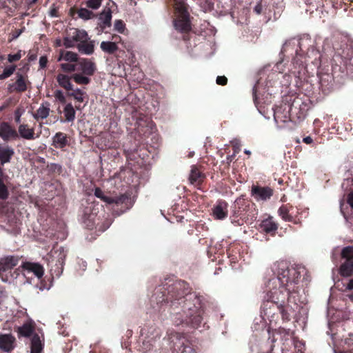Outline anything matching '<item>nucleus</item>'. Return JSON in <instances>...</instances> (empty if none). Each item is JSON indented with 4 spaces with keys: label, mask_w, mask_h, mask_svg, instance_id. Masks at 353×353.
Masks as SVG:
<instances>
[{
    "label": "nucleus",
    "mask_w": 353,
    "mask_h": 353,
    "mask_svg": "<svg viewBox=\"0 0 353 353\" xmlns=\"http://www.w3.org/2000/svg\"><path fill=\"white\" fill-rule=\"evenodd\" d=\"M276 277L270 279V285L276 287L278 285L286 284L287 287L294 288L298 283L301 276L305 273L304 268L289 267L285 262H279L276 265Z\"/></svg>",
    "instance_id": "nucleus-1"
},
{
    "label": "nucleus",
    "mask_w": 353,
    "mask_h": 353,
    "mask_svg": "<svg viewBox=\"0 0 353 353\" xmlns=\"http://www.w3.org/2000/svg\"><path fill=\"white\" fill-rule=\"evenodd\" d=\"M267 301L271 302L272 305H276L277 307L280 309L283 317L288 319V307L287 306L285 309L283 308V307L284 306L287 296L292 291H294V288L287 287L286 284L272 287V285L270 286V281L267 284Z\"/></svg>",
    "instance_id": "nucleus-2"
},
{
    "label": "nucleus",
    "mask_w": 353,
    "mask_h": 353,
    "mask_svg": "<svg viewBox=\"0 0 353 353\" xmlns=\"http://www.w3.org/2000/svg\"><path fill=\"white\" fill-rule=\"evenodd\" d=\"M341 256L345 261L339 268V274L344 277H349L353 274V247L347 246L341 251Z\"/></svg>",
    "instance_id": "nucleus-3"
},
{
    "label": "nucleus",
    "mask_w": 353,
    "mask_h": 353,
    "mask_svg": "<svg viewBox=\"0 0 353 353\" xmlns=\"http://www.w3.org/2000/svg\"><path fill=\"white\" fill-rule=\"evenodd\" d=\"M19 259L15 256H7L0 260V277L4 282L10 281L8 276L3 278V274L8 271L11 270L14 267L19 263Z\"/></svg>",
    "instance_id": "nucleus-4"
},
{
    "label": "nucleus",
    "mask_w": 353,
    "mask_h": 353,
    "mask_svg": "<svg viewBox=\"0 0 353 353\" xmlns=\"http://www.w3.org/2000/svg\"><path fill=\"white\" fill-rule=\"evenodd\" d=\"M21 268L24 271L23 274L25 276H26L28 274L33 273L35 276H37L38 279H40L43 275V268L41 265L38 263L26 262L22 265Z\"/></svg>",
    "instance_id": "nucleus-5"
},
{
    "label": "nucleus",
    "mask_w": 353,
    "mask_h": 353,
    "mask_svg": "<svg viewBox=\"0 0 353 353\" xmlns=\"http://www.w3.org/2000/svg\"><path fill=\"white\" fill-rule=\"evenodd\" d=\"M99 23L98 29V34L104 32L105 29L111 26L112 12L108 8L101 12L99 17Z\"/></svg>",
    "instance_id": "nucleus-6"
},
{
    "label": "nucleus",
    "mask_w": 353,
    "mask_h": 353,
    "mask_svg": "<svg viewBox=\"0 0 353 353\" xmlns=\"http://www.w3.org/2000/svg\"><path fill=\"white\" fill-rule=\"evenodd\" d=\"M252 195L256 201H265L272 195V191L270 188L253 186L252 188Z\"/></svg>",
    "instance_id": "nucleus-7"
},
{
    "label": "nucleus",
    "mask_w": 353,
    "mask_h": 353,
    "mask_svg": "<svg viewBox=\"0 0 353 353\" xmlns=\"http://www.w3.org/2000/svg\"><path fill=\"white\" fill-rule=\"evenodd\" d=\"M77 70H81L85 75L91 76L96 70L94 63L87 59H79L77 63Z\"/></svg>",
    "instance_id": "nucleus-8"
},
{
    "label": "nucleus",
    "mask_w": 353,
    "mask_h": 353,
    "mask_svg": "<svg viewBox=\"0 0 353 353\" xmlns=\"http://www.w3.org/2000/svg\"><path fill=\"white\" fill-rule=\"evenodd\" d=\"M15 338L10 334H0V349L6 352L14 347Z\"/></svg>",
    "instance_id": "nucleus-9"
},
{
    "label": "nucleus",
    "mask_w": 353,
    "mask_h": 353,
    "mask_svg": "<svg viewBox=\"0 0 353 353\" xmlns=\"http://www.w3.org/2000/svg\"><path fill=\"white\" fill-rule=\"evenodd\" d=\"M0 137L4 141H9L17 139L18 134L9 124L3 123L0 125Z\"/></svg>",
    "instance_id": "nucleus-10"
},
{
    "label": "nucleus",
    "mask_w": 353,
    "mask_h": 353,
    "mask_svg": "<svg viewBox=\"0 0 353 353\" xmlns=\"http://www.w3.org/2000/svg\"><path fill=\"white\" fill-rule=\"evenodd\" d=\"M274 119L279 129L283 128L285 124L290 121L288 111L283 113L281 108H276L274 113Z\"/></svg>",
    "instance_id": "nucleus-11"
},
{
    "label": "nucleus",
    "mask_w": 353,
    "mask_h": 353,
    "mask_svg": "<svg viewBox=\"0 0 353 353\" xmlns=\"http://www.w3.org/2000/svg\"><path fill=\"white\" fill-rule=\"evenodd\" d=\"M94 195L97 197V198H99L101 199L103 201L108 203V204H112V203H116V204H119V203H122L126 199L127 197L125 196L124 195H121L119 197H116V198H112V197H109V196H107L104 194V193L103 192V191L99 188H97L94 190Z\"/></svg>",
    "instance_id": "nucleus-12"
},
{
    "label": "nucleus",
    "mask_w": 353,
    "mask_h": 353,
    "mask_svg": "<svg viewBox=\"0 0 353 353\" xmlns=\"http://www.w3.org/2000/svg\"><path fill=\"white\" fill-rule=\"evenodd\" d=\"M52 145L57 149H63L68 144V137L63 132H57L52 139Z\"/></svg>",
    "instance_id": "nucleus-13"
},
{
    "label": "nucleus",
    "mask_w": 353,
    "mask_h": 353,
    "mask_svg": "<svg viewBox=\"0 0 353 353\" xmlns=\"http://www.w3.org/2000/svg\"><path fill=\"white\" fill-rule=\"evenodd\" d=\"M228 205L225 201L219 202L213 208L212 214L216 219H223L227 216Z\"/></svg>",
    "instance_id": "nucleus-14"
},
{
    "label": "nucleus",
    "mask_w": 353,
    "mask_h": 353,
    "mask_svg": "<svg viewBox=\"0 0 353 353\" xmlns=\"http://www.w3.org/2000/svg\"><path fill=\"white\" fill-rule=\"evenodd\" d=\"M8 89L10 92H12L14 91H25L27 89V85L23 76L21 74H17V79L16 82L14 83L10 84Z\"/></svg>",
    "instance_id": "nucleus-15"
},
{
    "label": "nucleus",
    "mask_w": 353,
    "mask_h": 353,
    "mask_svg": "<svg viewBox=\"0 0 353 353\" xmlns=\"http://www.w3.org/2000/svg\"><path fill=\"white\" fill-rule=\"evenodd\" d=\"M18 132L20 137L27 140H33L34 137V129L29 128L27 124H21L19 126Z\"/></svg>",
    "instance_id": "nucleus-16"
},
{
    "label": "nucleus",
    "mask_w": 353,
    "mask_h": 353,
    "mask_svg": "<svg viewBox=\"0 0 353 353\" xmlns=\"http://www.w3.org/2000/svg\"><path fill=\"white\" fill-rule=\"evenodd\" d=\"M69 34L75 43H79L90 39L87 32L83 30L72 29L69 32Z\"/></svg>",
    "instance_id": "nucleus-17"
},
{
    "label": "nucleus",
    "mask_w": 353,
    "mask_h": 353,
    "mask_svg": "<svg viewBox=\"0 0 353 353\" xmlns=\"http://www.w3.org/2000/svg\"><path fill=\"white\" fill-rule=\"evenodd\" d=\"M50 104L48 103H42L37 109L35 113H32V117L36 120L46 119L50 114Z\"/></svg>",
    "instance_id": "nucleus-18"
},
{
    "label": "nucleus",
    "mask_w": 353,
    "mask_h": 353,
    "mask_svg": "<svg viewBox=\"0 0 353 353\" xmlns=\"http://www.w3.org/2000/svg\"><path fill=\"white\" fill-rule=\"evenodd\" d=\"M14 151L10 146H5L0 148V162L2 165L10 162L12 157L14 155Z\"/></svg>",
    "instance_id": "nucleus-19"
},
{
    "label": "nucleus",
    "mask_w": 353,
    "mask_h": 353,
    "mask_svg": "<svg viewBox=\"0 0 353 353\" xmlns=\"http://www.w3.org/2000/svg\"><path fill=\"white\" fill-rule=\"evenodd\" d=\"M175 28L180 32H188L190 29L188 17H176L174 21Z\"/></svg>",
    "instance_id": "nucleus-20"
},
{
    "label": "nucleus",
    "mask_w": 353,
    "mask_h": 353,
    "mask_svg": "<svg viewBox=\"0 0 353 353\" xmlns=\"http://www.w3.org/2000/svg\"><path fill=\"white\" fill-rule=\"evenodd\" d=\"M78 50L85 54H92L94 52V44L93 41H82L77 46Z\"/></svg>",
    "instance_id": "nucleus-21"
},
{
    "label": "nucleus",
    "mask_w": 353,
    "mask_h": 353,
    "mask_svg": "<svg viewBox=\"0 0 353 353\" xmlns=\"http://www.w3.org/2000/svg\"><path fill=\"white\" fill-rule=\"evenodd\" d=\"M58 61H65L68 62H77L79 61L78 59V54L75 52H70V51H65V50H60L59 56L58 57Z\"/></svg>",
    "instance_id": "nucleus-22"
},
{
    "label": "nucleus",
    "mask_w": 353,
    "mask_h": 353,
    "mask_svg": "<svg viewBox=\"0 0 353 353\" xmlns=\"http://www.w3.org/2000/svg\"><path fill=\"white\" fill-rule=\"evenodd\" d=\"M176 17H188L186 6L183 0H174Z\"/></svg>",
    "instance_id": "nucleus-23"
},
{
    "label": "nucleus",
    "mask_w": 353,
    "mask_h": 353,
    "mask_svg": "<svg viewBox=\"0 0 353 353\" xmlns=\"http://www.w3.org/2000/svg\"><path fill=\"white\" fill-rule=\"evenodd\" d=\"M43 341L38 334H34L31 341V353H40L43 350Z\"/></svg>",
    "instance_id": "nucleus-24"
},
{
    "label": "nucleus",
    "mask_w": 353,
    "mask_h": 353,
    "mask_svg": "<svg viewBox=\"0 0 353 353\" xmlns=\"http://www.w3.org/2000/svg\"><path fill=\"white\" fill-rule=\"evenodd\" d=\"M57 81L60 86L65 88L67 90H72L73 87L70 82V77L68 76L63 74H58L57 77Z\"/></svg>",
    "instance_id": "nucleus-25"
},
{
    "label": "nucleus",
    "mask_w": 353,
    "mask_h": 353,
    "mask_svg": "<svg viewBox=\"0 0 353 353\" xmlns=\"http://www.w3.org/2000/svg\"><path fill=\"white\" fill-rule=\"evenodd\" d=\"M261 228L265 232H271L277 230V225L272 218H269L261 222Z\"/></svg>",
    "instance_id": "nucleus-26"
},
{
    "label": "nucleus",
    "mask_w": 353,
    "mask_h": 353,
    "mask_svg": "<svg viewBox=\"0 0 353 353\" xmlns=\"http://www.w3.org/2000/svg\"><path fill=\"white\" fill-rule=\"evenodd\" d=\"M100 48L104 52L108 54H112L118 49L116 43L111 41H102L100 44Z\"/></svg>",
    "instance_id": "nucleus-27"
},
{
    "label": "nucleus",
    "mask_w": 353,
    "mask_h": 353,
    "mask_svg": "<svg viewBox=\"0 0 353 353\" xmlns=\"http://www.w3.org/2000/svg\"><path fill=\"white\" fill-rule=\"evenodd\" d=\"M63 113L67 121L70 122L74 120L76 112L71 103H68L65 106L63 109Z\"/></svg>",
    "instance_id": "nucleus-28"
},
{
    "label": "nucleus",
    "mask_w": 353,
    "mask_h": 353,
    "mask_svg": "<svg viewBox=\"0 0 353 353\" xmlns=\"http://www.w3.org/2000/svg\"><path fill=\"white\" fill-rule=\"evenodd\" d=\"M33 330L32 325L27 323L18 328V332L22 336L28 337L32 334Z\"/></svg>",
    "instance_id": "nucleus-29"
},
{
    "label": "nucleus",
    "mask_w": 353,
    "mask_h": 353,
    "mask_svg": "<svg viewBox=\"0 0 353 353\" xmlns=\"http://www.w3.org/2000/svg\"><path fill=\"white\" fill-rule=\"evenodd\" d=\"M71 78L78 84L87 85L90 82V79L81 74H74Z\"/></svg>",
    "instance_id": "nucleus-30"
},
{
    "label": "nucleus",
    "mask_w": 353,
    "mask_h": 353,
    "mask_svg": "<svg viewBox=\"0 0 353 353\" xmlns=\"http://www.w3.org/2000/svg\"><path fill=\"white\" fill-rule=\"evenodd\" d=\"M77 14L79 18L84 20H88L94 16V13L86 8H80L77 11Z\"/></svg>",
    "instance_id": "nucleus-31"
},
{
    "label": "nucleus",
    "mask_w": 353,
    "mask_h": 353,
    "mask_svg": "<svg viewBox=\"0 0 353 353\" xmlns=\"http://www.w3.org/2000/svg\"><path fill=\"white\" fill-rule=\"evenodd\" d=\"M279 214L286 221H292V217L288 214V209L286 206H281L278 210Z\"/></svg>",
    "instance_id": "nucleus-32"
},
{
    "label": "nucleus",
    "mask_w": 353,
    "mask_h": 353,
    "mask_svg": "<svg viewBox=\"0 0 353 353\" xmlns=\"http://www.w3.org/2000/svg\"><path fill=\"white\" fill-rule=\"evenodd\" d=\"M15 70H16L15 65H12V66L6 68L3 70V72L1 74H0V80H3V79H5L10 77L14 73Z\"/></svg>",
    "instance_id": "nucleus-33"
},
{
    "label": "nucleus",
    "mask_w": 353,
    "mask_h": 353,
    "mask_svg": "<svg viewBox=\"0 0 353 353\" xmlns=\"http://www.w3.org/2000/svg\"><path fill=\"white\" fill-rule=\"evenodd\" d=\"M84 92L80 89H76L72 92L70 93L69 95L74 97L78 102H83L84 100Z\"/></svg>",
    "instance_id": "nucleus-34"
},
{
    "label": "nucleus",
    "mask_w": 353,
    "mask_h": 353,
    "mask_svg": "<svg viewBox=\"0 0 353 353\" xmlns=\"http://www.w3.org/2000/svg\"><path fill=\"white\" fill-rule=\"evenodd\" d=\"M61 68L65 72H74L77 70V63H61Z\"/></svg>",
    "instance_id": "nucleus-35"
},
{
    "label": "nucleus",
    "mask_w": 353,
    "mask_h": 353,
    "mask_svg": "<svg viewBox=\"0 0 353 353\" xmlns=\"http://www.w3.org/2000/svg\"><path fill=\"white\" fill-rule=\"evenodd\" d=\"M201 174L199 171L194 168L191 170V173L190 174V181L191 183H194L197 181V180L199 179Z\"/></svg>",
    "instance_id": "nucleus-36"
},
{
    "label": "nucleus",
    "mask_w": 353,
    "mask_h": 353,
    "mask_svg": "<svg viewBox=\"0 0 353 353\" xmlns=\"http://www.w3.org/2000/svg\"><path fill=\"white\" fill-rule=\"evenodd\" d=\"M102 0H88L86 6L93 10H97L101 5Z\"/></svg>",
    "instance_id": "nucleus-37"
},
{
    "label": "nucleus",
    "mask_w": 353,
    "mask_h": 353,
    "mask_svg": "<svg viewBox=\"0 0 353 353\" xmlns=\"http://www.w3.org/2000/svg\"><path fill=\"white\" fill-rule=\"evenodd\" d=\"M63 45L67 48H73L75 46V42L72 39L69 32L68 33L67 37H65L63 39Z\"/></svg>",
    "instance_id": "nucleus-38"
},
{
    "label": "nucleus",
    "mask_w": 353,
    "mask_h": 353,
    "mask_svg": "<svg viewBox=\"0 0 353 353\" xmlns=\"http://www.w3.org/2000/svg\"><path fill=\"white\" fill-rule=\"evenodd\" d=\"M114 29L119 33H123L125 30V24L121 20H116L114 24Z\"/></svg>",
    "instance_id": "nucleus-39"
},
{
    "label": "nucleus",
    "mask_w": 353,
    "mask_h": 353,
    "mask_svg": "<svg viewBox=\"0 0 353 353\" xmlns=\"http://www.w3.org/2000/svg\"><path fill=\"white\" fill-rule=\"evenodd\" d=\"M21 51L19 50L17 53L14 54H9L8 57V60L9 62L12 63L14 61H17L21 58Z\"/></svg>",
    "instance_id": "nucleus-40"
},
{
    "label": "nucleus",
    "mask_w": 353,
    "mask_h": 353,
    "mask_svg": "<svg viewBox=\"0 0 353 353\" xmlns=\"http://www.w3.org/2000/svg\"><path fill=\"white\" fill-rule=\"evenodd\" d=\"M54 97L61 103H63L65 102V97L61 90H57L54 92Z\"/></svg>",
    "instance_id": "nucleus-41"
},
{
    "label": "nucleus",
    "mask_w": 353,
    "mask_h": 353,
    "mask_svg": "<svg viewBox=\"0 0 353 353\" xmlns=\"http://www.w3.org/2000/svg\"><path fill=\"white\" fill-rule=\"evenodd\" d=\"M232 144L234 148V154H235L240 151L241 143L238 139H234Z\"/></svg>",
    "instance_id": "nucleus-42"
},
{
    "label": "nucleus",
    "mask_w": 353,
    "mask_h": 353,
    "mask_svg": "<svg viewBox=\"0 0 353 353\" xmlns=\"http://www.w3.org/2000/svg\"><path fill=\"white\" fill-rule=\"evenodd\" d=\"M228 79L224 76H219L216 78V83L219 85H224L227 83Z\"/></svg>",
    "instance_id": "nucleus-43"
},
{
    "label": "nucleus",
    "mask_w": 353,
    "mask_h": 353,
    "mask_svg": "<svg viewBox=\"0 0 353 353\" xmlns=\"http://www.w3.org/2000/svg\"><path fill=\"white\" fill-rule=\"evenodd\" d=\"M48 63V59L46 57H41L39 59V65L41 68H43L46 66Z\"/></svg>",
    "instance_id": "nucleus-44"
},
{
    "label": "nucleus",
    "mask_w": 353,
    "mask_h": 353,
    "mask_svg": "<svg viewBox=\"0 0 353 353\" xmlns=\"http://www.w3.org/2000/svg\"><path fill=\"white\" fill-rule=\"evenodd\" d=\"M347 203L353 208V192L348 194Z\"/></svg>",
    "instance_id": "nucleus-45"
},
{
    "label": "nucleus",
    "mask_w": 353,
    "mask_h": 353,
    "mask_svg": "<svg viewBox=\"0 0 353 353\" xmlns=\"http://www.w3.org/2000/svg\"><path fill=\"white\" fill-rule=\"evenodd\" d=\"M283 333L285 334L283 336H285V335H287L288 336H291V332L290 330H286L285 329H282L279 331V334L281 336Z\"/></svg>",
    "instance_id": "nucleus-46"
},
{
    "label": "nucleus",
    "mask_w": 353,
    "mask_h": 353,
    "mask_svg": "<svg viewBox=\"0 0 353 353\" xmlns=\"http://www.w3.org/2000/svg\"><path fill=\"white\" fill-rule=\"evenodd\" d=\"M182 353H195L193 349L190 347H185Z\"/></svg>",
    "instance_id": "nucleus-47"
},
{
    "label": "nucleus",
    "mask_w": 353,
    "mask_h": 353,
    "mask_svg": "<svg viewBox=\"0 0 353 353\" xmlns=\"http://www.w3.org/2000/svg\"><path fill=\"white\" fill-rule=\"evenodd\" d=\"M345 289L348 290H353V279H352L349 281L348 283L347 284V285L345 287Z\"/></svg>",
    "instance_id": "nucleus-48"
},
{
    "label": "nucleus",
    "mask_w": 353,
    "mask_h": 353,
    "mask_svg": "<svg viewBox=\"0 0 353 353\" xmlns=\"http://www.w3.org/2000/svg\"><path fill=\"white\" fill-rule=\"evenodd\" d=\"M133 71H134V72L138 71L139 75H138L137 79V81H141L143 79V74L141 71H139L138 68L134 69Z\"/></svg>",
    "instance_id": "nucleus-49"
},
{
    "label": "nucleus",
    "mask_w": 353,
    "mask_h": 353,
    "mask_svg": "<svg viewBox=\"0 0 353 353\" xmlns=\"http://www.w3.org/2000/svg\"><path fill=\"white\" fill-rule=\"evenodd\" d=\"M303 141L307 144H310L312 142V139L310 137H306L303 139Z\"/></svg>",
    "instance_id": "nucleus-50"
},
{
    "label": "nucleus",
    "mask_w": 353,
    "mask_h": 353,
    "mask_svg": "<svg viewBox=\"0 0 353 353\" xmlns=\"http://www.w3.org/2000/svg\"><path fill=\"white\" fill-rule=\"evenodd\" d=\"M254 11L257 13V14H260L261 12V6L260 5H257L255 6L254 8Z\"/></svg>",
    "instance_id": "nucleus-51"
},
{
    "label": "nucleus",
    "mask_w": 353,
    "mask_h": 353,
    "mask_svg": "<svg viewBox=\"0 0 353 353\" xmlns=\"http://www.w3.org/2000/svg\"><path fill=\"white\" fill-rule=\"evenodd\" d=\"M244 152L247 154H251V152L249 150H244Z\"/></svg>",
    "instance_id": "nucleus-52"
},
{
    "label": "nucleus",
    "mask_w": 353,
    "mask_h": 353,
    "mask_svg": "<svg viewBox=\"0 0 353 353\" xmlns=\"http://www.w3.org/2000/svg\"><path fill=\"white\" fill-rule=\"evenodd\" d=\"M16 121L17 123H19L20 121V115H18L17 117H16Z\"/></svg>",
    "instance_id": "nucleus-53"
},
{
    "label": "nucleus",
    "mask_w": 353,
    "mask_h": 353,
    "mask_svg": "<svg viewBox=\"0 0 353 353\" xmlns=\"http://www.w3.org/2000/svg\"><path fill=\"white\" fill-rule=\"evenodd\" d=\"M37 1V0H32V1H31V3H36Z\"/></svg>",
    "instance_id": "nucleus-54"
},
{
    "label": "nucleus",
    "mask_w": 353,
    "mask_h": 353,
    "mask_svg": "<svg viewBox=\"0 0 353 353\" xmlns=\"http://www.w3.org/2000/svg\"><path fill=\"white\" fill-rule=\"evenodd\" d=\"M289 276L290 277V280L292 281V279L294 277V275H289Z\"/></svg>",
    "instance_id": "nucleus-55"
},
{
    "label": "nucleus",
    "mask_w": 353,
    "mask_h": 353,
    "mask_svg": "<svg viewBox=\"0 0 353 353\" xmlns=\"http://www.w3.org/2000/svg\"><path fill=\"white\" fill-rule=\"evenodd\" d=\"M3 107H0V111H1L3 109Z\"/></svg>",
    "instance_id": "nucleus-56"
},
{
    "label": "nucleus",
    "mask_w": 353,
    "mask_h": 353,
    "mask_svg": "<svg viewBox=\"0 0 353 353\" xmlns=\"http://www.w3.org/2000/svg\"><path fill=\"white\" fill-rule=\"evenodd\" d=\"M54 12H52L51 16H54Z\"/></svg>",
    "instance_id": "nucleus-57"
},
{
    "label": "nucleus",
    "mask_w": 353,
    "mask_h": 353,
    "mask_svg": "<svg viewBox=\"0 0 353 353\" xmlns=\"http://www.w3.org/2000/svg\"><path fill=\"white\" fill-rule=\"evenodd\" d=\"M54 12H52L51 16H54Z\"/></svg>",
    "instance_id": "nucleus-58"
}]
</instances>
